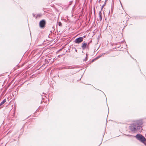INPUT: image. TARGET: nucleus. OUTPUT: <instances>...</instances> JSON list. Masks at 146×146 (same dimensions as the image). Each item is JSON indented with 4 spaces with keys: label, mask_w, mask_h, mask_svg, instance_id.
Wrapping results in <instances>:
<instances>
[{
    "label": "nucleus",
    "mask_w": 146,
    "mask_h": 146,
    "mask_svg": "<svg viewBox=\"0 0 146 146\" xmlns=\"http://www.w3.org/2000/svg\"><path fill=\"white\" fill-rule=\"evenodd\" d=\"M136 137L138 140L146 145V139L144 136L140 134H137Z\"/></svg>",
    "instance_id": "1"
},
{
    "label": "nucleus",
    "mask_w": 146,
    "mask_h": 146,
    "mask_svg": "<svg viewBox=\"0 0 146 146\" xmlns=\"http://www.w3.org/2000/svg\"><path fill=\"white\" fill-rule=\"evenodd\" d=\"M46 25V21L44 20L41 21L39 23V26L42 28H44Z\"/></svg>",
    "instance_id": "2"
},
{
    "label": "nucleus",
    "mask_w": 146,
    "mask_h": 146,
    "mask_svg": "<svg viewBox=\"0 0 146 146\" xmlns=\"http://www.w3.org/2000/svg\"><path fill=\"white\" fill-rule=\"evenodd\" d=\"M83 40V38L82 37H80L76 39L74 42L76 43H79L82 42Z\"/></svg>",
    "instance_id": "3"
},
{
    "label": "nucleus",
    "mask_w": 146,
    "mask_h": 146,
    "mask_svg": "<svg viewBox=\"0 0 146 146\" xmlns=\"http://www.w3.org/2000/svg\"><path fill=\"white\" fill-rule=\"evenodd\" d=\"M143 123L142 121L141 120H140L136 121L135 125H136V126H137V127L138 128L139 127H141V125Z\"/></svg>",
    "instance_id": "4"
},
{
    "label": "nucleus",
    "mask_w": 146,
    "mask_h": 146,
    "mask_svg": "<svg viewBox=\"0 0 146 146\" xmlns=\"http://www.w3.org/2000/svg\"><path fill=\"white\" fill-rule=\"evenodd\" d=\"M137 127V126H136L135 125L134 126L133 124V125H131L130 126V129L132 131H135L138 129V128L137 127Z\"/></svg>",
    "instance_id": "5"
},
{
    "label": "nucleus",
    "mask_w": 146,
    "mask_h": 146,
    "mask_svg": "<svg viewBox=\"0 0 146 146\" xmlns=\"http://www.w3.org/2000/svg\"><path fill=\"white\" fill-rule=\"evenodd\" d=\"M89 45V44H88L87 43L85 42L82 43L81 46L82 49L84 50L86 47H88Z\"/></svg>",
    "instance_id": "6"
},
{
    "label": "nucleus",
    "mask_w": 146,
    "mask_h": 146,
    "mask_svg": "<svg viewBox=\"0 0 146 146\" xmlns=\"http://www.w3.org/2000/svg\"><path fill=\"white\" fill-rule=\"evenodd\" d=\"M99 19L101 21L102 19V13L101 11H100L99 13Z\"/></svg>",
    "instance_id": "7"
},
{
    "label": "nucleus",
    "mask_w": 146,
    "mask_h": 146,
    "mask_svg": "<svg viewBox=\"0 0 146 146\" xmlns=\"http://www.w3.org/2000/svg\"><path fill=\"white\" fill-rule=\"evenodd\" d=\"M6 102V99L4 100L3 101H2L1 103L0 104V106L1 105L4 104Z\"/></svg>",
    "instance_id": "8"
},
{
    "label": "nucleus",
    "mask_w": 146,
    "mask_h": 146,
    "mask_svg": "<svg viewBox=\"0 0 146 146\" xmlns=\"http://www.w3.org/2000/svg\"><path fill=\"white\" fill-rule=\"evenodd\" d=\"M58 25L59 26H62V23H61V22H59L58 23Z\"/></svg>",
    "instance_id": "9"
},
{
    "label": "nucleus",
    "mask_w": 146,
    "mask_h": 146,
    "mask_svg": "<svg viewBox=\"0 0 146 146\" xmlns=\"http://www.w3.org/2000/svg\"><path fill=\"white\" fill-rule=\"evenodd\" d=\"M104 6V5H103L102 6V8Z\"/></svg>",
    "instance_id": "10"
}]
</instances>
